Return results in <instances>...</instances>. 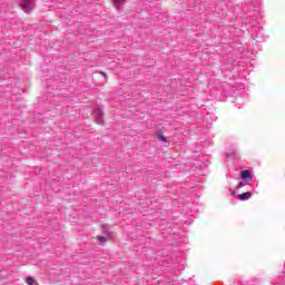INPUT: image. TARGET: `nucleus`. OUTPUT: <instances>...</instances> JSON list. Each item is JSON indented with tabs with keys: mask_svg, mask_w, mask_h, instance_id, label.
<instances>
[{
	"mask_svg": "<svg viewBox=\"0 0 285 285\" xmlns=\"http://www.w3.org/2000/svg\"><path fill=\"white\" fill-rule=\"evenodd\" d=\"M32 1L33 0H22L21 8L23 12H32Z\"/></svg>",
	"mask_w": 285,
	"mask_h": 285,
	"instance_id": "f257e3e1",
	"label": "nucleus"
},
{
	"mask_svg": "<svg viewBox=\"0 0 285 285\" xmlns=\"http://www.w3.org/2000/svg\"><path fill=\"white\" fill-rule=\"evenodd\" d=\"M250 197H253V194L250 191L243 193V194L238 195V199H240L242 202H248V199H250Z\"/></svg>",
	"mask_w": 285,
	"mask_h": 285,
	"instance_id": "f03ea898",
	"label": "nucleus"
},
{
	"mask_svg": "<svg viewBox=\"0 0 285 285\" xmlns=\"http://www.w3.org/2000/svg\"><path fill=\"white\" fill-rule=\"evenodd\" d=\"M156 135H157L159 141H164L165 144H169L168 138H166V136L164 135V131L157 132Z\"/></svg>",
	"mask_w": 285,
	"mask_h": 285,
	"instance_id": "7ed1b4c3",
	"label": "nucleus"
},
{
	"mask_svg": "<svg viewBox=\"0 0 285 285\" xmlns=\"http://www.w3.org/2000/svg\"><path fill=\"white\" fill-rule=\"evenodd\" d=\"M26 283H27L28 285H39V283L37 282V279H35V278L31 277V276L27 277Z\"/></svg>",
	"mask_w": 285,
	"mask_h": 285,
	"instance_id": "20e7f679",
	"label": "nucleus"
},
{
	"mask_svg": "<svg viewBox=\"0 0 285 285\" xmlns=\"http://www.w3.org/2000/svg\"><path fill=\"white\" fill-rule=\"evenodd\" d=\"M240 177H242V179H250L252 177H250V171H248V170H243L242 173H240Z\"/></svg>",
	"mask_w": 285,
	"mask_h": 285,
	"instance_id": "39448f33",
	"label": "nucleus"
},
{
	"mask_svg": "<svg viewBox=\"0 0 285 285\" xmlns=\"http://www.w3.org/2000/svg\"><path fill=\"white\" fill-rule=\"evenodd\" d=\"M98 242H102L106 243L108 242V238L104 237V236H97Z\"/></svg>",
	"mask_w": 285,
	"mask_h": 285,
	"instance_id": "423d86ee",
	"label": "nucleus"
},
{
	"mask_svg": "<svg viewBox=\"0 0 285 285\" xmlns=\"http://www.w3.org/2000/svg\"><path fill=\"white\" fill-rule=\"evenodd\" d=\"M114 3H116L117 6H120V3H124V0H114Z\"/></svg>",
	"mask_w": 285,
	"mask_h": 285,
	"instance_id": "0eeeda50",
	"label": "nucleus"
},
{
	"mask_svg": "<svg viewBox=\"0 0 285 285\" xmlns=\"http://www.w3.org/2000/svg\"><path fill=\"white\" fill-rule=\"evenodd\" d=\"M237 188H244V183H239V184L237 185Z\"/></svg>",
	"mask_w": 285,
	"mask_h": 285,
	"instance_id": "6e6552de",
	"label": "nucleus"
}]
</instances>
